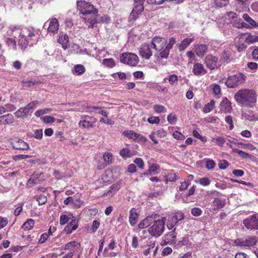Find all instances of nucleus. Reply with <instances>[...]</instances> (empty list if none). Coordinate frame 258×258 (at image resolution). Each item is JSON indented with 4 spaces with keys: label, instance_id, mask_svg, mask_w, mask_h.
Listing matches in <instances>:
<instances>
[{
    "label": "nucleus",
    "instance_id": "nucleus-1",
    "mask_svg": "<svg viewBox=\"0 0 258 258\" xmlns=\"http://www.w3.org/2000/svg\"><path fill=\"white\" fill-rule=\"evenodd\" d=\"M234 98L241 107H251L257 101V95L253 89H241L234 94Z\"/></svg>",
    "mask_w": 258,
    "mask_h": 258
},
{
    "label": "nucleus",
    "instance_id": "nucleus-2",
    "mask_svg": "<svg viewBox=\"0 0 258 258\" xmlns=\"http://www.w3.org/2000/svg\"><path fill=\"white\" fill-rule=\"evenodd\" d=\"M77 6L80 13L86 16V21L89 27H93L94 25L99 22L98 10L92 5L85 1H78Z\"/></svg>",
    "mask_w": 258,
    "mask_h": 258
},
{
    "label": "nucleus",
    "instance_id": "nucleus-3",
    "mask_svg": "<svg viewBox=\"0 0 258 258\" xmlns=\"http://www.w3.org/2000/svg\"><path fill=\"white\" fill-rule=\"evenodd\" d=\"M166 218L162 217L161 219H152V223L148 229L149 233L153 236H160L164 230Z\"/></svg>",
    "mask_w": 258,
    "mask_h": 258
},
{
    "label": "nucleus",
    "instance_id": "nucleus-4",
    "mask_svg": "<svg viewBox=\"0 0 258 258\" xmlns=\"http://www.w3.org/2000/svg\"><path fill=\"white\" fill-rule=\"evenodd\" d=\"M246 80V76L244 74L238 73L229 76L225 82V85L229 88H234L244 84Z\"/></svg>",
    "mask_w": 258,
    "mask_h": 258
},
{
    "label": "nucleus",
    "instance_id": "nucleus-5",
    "mask_svg": "<svg viewBox=\"0 0 258 258\" xmlns=\"http://www.w3.org/2000/svg\"><path fill=\"white\" fill-rule=\"evenodd\" d=\"M39 103L37 100L30 102L24 107L19 108L15 112V116L18 118H25L31 115V110L34 109Z\"/></svg>",
    "mask_w": 258,
    "mask_h": 258
},
{
    "label": "nucleus",
    "instance_id": "nucleus-6",
    "mask_svg": "<svg viewBox=\"0 0 258 258\" xmlns=\"http://www.w3.org/2000/svg\"><path fill=\"white\" fill-rule=\"evenodd\" d=\"M255 236L247 235L241 238H238L234 240L235 245L239 246L250 247L254 245L256 243Z\"/></svg>",
    "mask_w": 258,
    "mask_h": 258
},
{
    "label": "nucleus",
    "instance_id": "nucleus-7",
    "mask_svg": "<svg viewBox=\"0 0 258 258\" xmlns=\"http://www.w3.org/2000/svg\"><path fill=\"white\" fill-rule=\"evenodd\" d=\"M120 61L131 66H135L139 62V57L135 53L125 52L122 53L120 57Z\"/></svg>",
    "mask_w": 258,
    "mask_h": 258
},
{
    "label": "nucleus",
    "instance_id": "nucleus-8",
    "mask_svg": "<svg viewBox=\"0 0 258 258\" xmlns=\"http://www.w3.org/2000/svg\"><path fill=\"white\" fill-rule=\"evenodd\" d=\"M152 44L149 43H143L141 45L139 48V55L143 58L146 59H149L153 55L152 51Z\"/></svg>",
    "mask_w": 258,
    "mask_h": 258
},
{
    "label": "nucleus",
    "instance_id": "nucleus-9",
    "mask_svg": "<svg viewBox=\"0 0 258 258\" xmlns=\"http://www.w3.org/2000/svg\"><path fill=\"white\" fill-rule=\"evenodd\" d=\"M245 226L248 229H258V216L253 215L243 221Z\"/></svg>",
    "mask_w": 258,
    "mask_h": 258
},
{
    "label": "nucleus",
    "instance_id": "nucleus-10",
    "mask_svg": "<svg viewBox=\"0 0 258 258\" xmlns=\"http://www.w3.org/2000/svg\"><path fill=\"white\" fill-rule=\"evenodd\" d=\"M205 63L207 67L211 70L219 68L221 66V63L218 57L211 54H209L206 57Z\"/></svg>",
    "mask_w": 258,
    "mask_h": 258
},
{
    "label": "nucleus",
    "instance_id": "nucleus-11",
    "mask_svg": "<svg viewBox=\"0 0 258 258\" xmlns=\"http://www.w3.org/2000/svg\"><path fill=\"white\" fill-rule=\"evenodd\" d=\"M184 216L182 213H176L175 215L172 216L170 217V219H168L167 223V228L169 230L171 229L179 221L184 219Z\"/></svg>",
    "mask_w": 258,
    "mask_h": 258
},
{
    "label": "nucleus",
    "instance_id": "nucleus-12",
    "mask_svg": "<svg viewBox=\"0 0 258 258\" xmlns=\"http://www.w3.org/2000/svg\"><path fill=\"white\" fill-rule=\"evenodd\" d=\"M167 40L163 37H155L151 41L152 46L156 50H161L166 46Z\"/></svg>",
    "mask_w": 258,
    "mask_h": 258
},
{
    "label": "nucleus",
    "instance_id": "nucleus-13",
    "mask_svg": "<svg viewBox=\"0 0 258 258\" xmlns=\"http://www.w3.org/2000/svg\"><path fill=\"white\" fill-rule=\"evenodd\" d=\"M11 144L13 148L16 150H27L29 149L28 144L19 138L14 139L11 142Z\"/></svg>",
    "mask_w": 258,
    "mask_h": 258
},
{
    "label": "nucleus",
    "instance_id": "nucleus-14",
    "mask_svg": "<svg viewBox=\"0 0 258 258\" xmlns=\"http://www.w3.org/2000/svg\"><path fill=\"white\" fill-rule=\"evenodd\" d=\"M233 59L231 51L228 49H224L220 54L219 62L221 64L223 63H228Z\"/></svg>",
    "mask_w": 258,
    "mask_h": 258
},
{
    "label": "nucleus",
    "instance_id": "nucleus-15",
    "mask_svg": "<svg viewBox=\"0 0 258 258\" xmlns=\"http://www.w3.org/2000/svg\"><path fill=\"white\" fill-rule=\"evenodd\" d=\"M159 215L157 214H152L151 216H148L144 220L141 221L139 225V228L144 229L146 227H149L151 225L152 219H156L159 218Z\"/></svg>",
    "mask_w": 258,
    "mask_h": 258
},
{
    "label": "nucleus",
    "instance_id": "nucleus-16",
    "mask_svg": "<svg viewBox=\"0 0 258 258\" xmlns=\"http://www.w3.org/2000/svg\"><path fill=\"white\" fill-rule=\"evenodd\" d=\"M73 172L68 169L65 171L63 170H54L53 175L57 180L70 177Z\"/></svg>",
    "mask_w": 258,
    "mask_h": 258
},
{
    "label": "nucleus",
    "instance_id": "nucleus-17",
    "mask_svg": "<svg viewBox=\"0 0 258 258\" xmlns=\"http://www.w3.org/2000/svg\"><path fill=\"white\" fill-rule=\"evenodd\" d=\"M220 111L227 113L232 110V106L230 101L227 98H224L220 103Z\"/></svg>",
    "mask_w": 258,
    "mask_h": 258
},
{
    "label": "nucleus",
    "instance_id": "nucleus-18",
    "mask_svg": "<svg viewBox=\"0 0 258 258\" xmlns=\"http://www.w3.org/2000/svg\"><path fill=\"white\" fill-rule=\"evenodd\" d=\"M14 120L13 115L10 113L0 116V124H10L13 123Z\"/></svg>",
    "mask_w": 258,
    "mask_h": 258
},
{
    "label": "nucleus",
    "instance_id": "nucleus-19",
    "mask_svg": "<svg viewBox=\"0 0 258 258\" xmlns=\"http://www.w3.org/2000/svg\"><path fill=\"white\" fill-rule=\"evenodd\" d=\"M57 41L62 45V47L64 49L68 48L70 46V44L69 43V37L66 34L60 33Z\"/></svg>",
    "mask_w": 258,
    "mask_h": 258
},
{
    "label": "nucleus",
    "instance_id": "nucleus-20",
    "mask_svg": "<svg viewBox=\"0 0 258 258\" xmlns=\"http://www.w3.org/2000/svg\"><path fill=\"white\" fill-rule=\"evenodd\" d=\"M193 73L196 76L204 75L207 73L204 66L200 63H196L194 65L192 69Z\"/></svg>",
    "mask_w": 258,
    "mask_h": 258
},
{
    "label": "nucleus",
    "instance_id": "nucleus-21",
    "mask_svg": "<svg viewBox=\"0 0 258 258\" xmlns=\"http://www.w3.org/2000/svg\"><path fill=\"white\" fill-rule=\"evenodd\" d=\"M176 236L175 228L172 231L166 234L164 237V242L166 244H171L175 242V239Z\"/></svg>",
    "mask_w": 258,
    "mask_h": 258
},
{
    "label": "nucleus",
    "instance_id": "nucleus-22",
    "mask_svg": "<svg viewBox=\"0 0 258 258\" xmlns=\"http://www.w3.org/2000/svg\"><path fill=\"white\" fill-rule=\"evenodd\" d=\"M144 10V7H141L140 6L139 7H134V9L132 11L130 16L128 18L129 21H131L135 20L138 18V15L140 14Z\"/></svg>",
    "mask_w": 258,
    "mask_h": 258
},
{
    "label": "nucleus",
    "instance_id": "nucleus-23",
    "mask_svg": "<svg viewBox=\"0 0 258 258\" xmlns=\"http://www.w3.org/2000/svg\"><path fill=\"white\" fill-rule=\"evenodd\" d=\"M59 23L56 18H53L50 21L48 32L52 33H56L58 29Z\"/></svg>",
    "mask_w": 258,
    "mask_h": 258
},
{
    "label": "nucleus",
    "instance_id": "nucleus-24",
    "mask_svg": "<svg viewBox=\"0 0 258 258\" xmlns=\"http://www.w3.org/2000/svg\"><path fill=\"white\" fill-rule=\"evenodd\" d=\"M169 49L167 46H165L161 50H157V52L155 54V56L158 58V59H167L169 55Z\"/></svg>",
    "mask_w": 258,
    "mask_h": 258
},
{
    "label": "nucleus",
    "instance_id": "nucleus-25",
    "mask_svg": "<svg viewBox=\"0 0 258 258\" xmlns=\"http://www.w3.org/2000/svg\"><path fill=\"white\" fill-rule=\"evenodd\" d=\"M197 55L202 57L208 50V46L205 44L197 45L195 47Z\"/></svg>",
    "mask_w": 258,
    "mask_h": 258
},
{
    "label": "nucleus",
    "instance_id": "nucleus-26",
    "mask_svg": "<svg viewBox=\"0 0 258 258\" xmlns=\"http://www.w3.org/2000/svg\"><path fill=\"white\" fill-rule=\"evenodd\" d=\"M25 32L22 33L19 35V38L18 39V45L20 46L22 50H24L28 46V40L25 35Z\"/></svg>",
    "mask_w": 258,
    "mask_h": 258
},
{
    "label": "nucleus",
    "instance_id": "nucleus-27",
    "mask_svg": "<svg viewBox=\"0 0 258 258\" xmlns=\"http://www.w3.org/2000/svg\"><path fill=\"white\" fill-rule=\"evenodd\" d=\"M9 30L12 35H15L16 33H19V35L21 32L24 33L27 29L25 28H22L21 26L12 25L9 27Z\"/></svg>",
    "mask_w": 258,
    "mask_h": 258
},
{
    "label": "nucleus",
    "instance_id": "nucleus-28",
    "mask_svg": "<svg viewBox=\"0 0 258 258\" xmlns=\"http://www.w3.org/2000/svg\"><path fill=\"white\" fill-rule=\"evenodd\" d=\"M194 38H185L183 39L180 43L177 45L180 51L184 50L192 42L194 41Z\"/></svg>",
    "mask_w": 258,
    "mask_h": 258
},
{
    "label": "nucleus",
    "instance_id": "nucleus-29",
    "mask_svg": "<svg viewBox=\"0 0 258 258\" xmlns=\"http://www.w3.org/2000/svg\"><path fill=\"white\" fill-rule=\"evenodd\" d=\"M78 224L75 220H72L71 222L66 227L64 231L68 234L71 233L73 231L78 228Z\"/></svg>",
    "mask_w": 258,
    "mask_h": 258
},
{
    "label": "nucleus",
    "instance_id": "nucleus-30",
    "mask_svg": "<svg viewBox=\"0 0 258 258\" xmlns=\"http://www.w3.org/2000/svg\"><path fill=\"white\" fill-rule=\"evenodd\" d=\"M138 220V215L134 209H132L130 212L129 221L132 225H134Z\"/></svg>",
    "mask_w": 258,
    "mask_h": 258
},
{
    "label": "nucleus",
    "instance_id": "nucleus-31",
    "mask_svg": "<svg viewBox=\"0 0 258 258\" xmlns=\"http://www.w3.org/2000/svg\"><path fill=\"white\" fill-rule=\"evenodd\" d=\"M122 134L123 135L127 137L129 139L133 140L134 141L138 140V137H139L138 133L134 132L131 130L124 131Z\"/></svg>",
    "mask_w": 258,
    "mask_h": 258
},
{
    "label": "nucleus",
    "instance_id": "nucleus-32",
    "mask_svg": "<svg viewBox=\"0 0 258 258\" xmlns=\"http://www.w3.org/2000/svg\"><path fill=\"white\" fill-rule=\"evenodd\" d=\"M39 183V179L38 174H33L27 181V185L29 187Z\"/></svg>",
    "mask_w": 258,
    "mask_h": 258
},
{
    "label": "nucleus",
    "instance_id": "nucleus-33",
    "mask_svg": "<svg viewBox=\"0 0 258 258\" xmlns=\"http://www.w3.org/2000/svg\"><path fill=\"white\" fill-rule=\"evenodd\" d=\"M88 110H87V111H88L89 112H92L93 111L92 109H94L97 111V113L101 114L103 116H104V117L107 116V112L105 110H103L102 108L101 107L89 106L88 107Z\"/></svg>",
    "mask_w": 258,
    "mask_h": 258
},
{
    "label": "nucleus",
    "instance_id": "nucleus-34",
    "mask_svg": "<svg viewBox=\"0 0 258 258\" xmlns=\"http://www.w3.org/2000/svg\"><path fill=\"white\" fill-rule=\"evenodd\" d=\"M242 18L246 22L249 23V25H251V27H257L258 26V24L249 16L248 14H244Z\"/></svg>",
    "mask_w": 258,
    "mask_h": 258
},
{
    "label": "nucleus",
    "instance_id": "nucleus-35",
    "mask_svg": "<svg viewBox=\"0 0 258 258\" xmlns=\"http://www.w3.org/2000/svg\"><path fill=\"white\" fill-rule=\"evenodd\" d=\"M230 147L232 149V151L238 154V155L244 159H246L250 157V155L247 153H246L242 150H240L236 148H233L231 145H229Z\"/></svg>",
    "mask_w": 258,
    "mask_h": 258
},
{
    "label": "nucleus",
    "instance_id": "nucleus-36",
    "mask_svg": "<svg viewBox=\"0 0 258 258\" xmlns=\"http://www.w3.org/2000/svg\"><path fill=\"white\" fill-rule=\"evenodd\" d=\"M34 224V220L29 219L23 224L22 228L25 230H29L33 227Z\"/></svg>",
    "mask_w": 258,
    "mask_h": 258
},
{
    "label": "nucleus",
    "instance_id": "nucleus-37",
    "mask_svg": "<svg viewBox=\"0 0 258 258\" xmlns=\"http://www.w3.org/2000/svg\"><path fill=\"white\" fill-rule=\"evenodd\" d=\"M77 244L78 243L75 241L68 242L64 245V249L70 250V251L74 252L76 249Z\"/></svg>",
    "mask_w": 258,
    "mask_h": 258
},
{
    "label": "nucleus",
    "instance_id": "nucleus-38",
    "mask_svg": "<svg viewBox=\"0 0 258 258\" xmlns=\"http://www.w3.org/2000/svg\"><path fill=\"white\" fill-rule=\"evenodd\" d=\"M215 104V101L214 100H211L209 103L205 105L203 108V111L205 113L210 112L213 109Z\"/></svg>",
    "mask_w": 258,
    "mask_h": 258
},
{
    "label": "nucleus",
    "instance_id": "nucleus-39",
    "mask_svg": "<svg viewBox=\"0 0 258 258\" xmlns=\"http://www.w3.org/2000/svg\"><path fill=\"white\" fill-rule=\"evenodd\" d=\"M85 71V67L82 64L76 65L74 67V74L77 75L83 74Z\"/></svg>",
    "mask_w": 258,
    "mask_h": 258
},
{
    "label": "nucleus",
    "instance_id": "nucleus-40",
    "mask_svg": "<svg viewBox=\"0 0 258 258\" xmlns=\"http://www.w3.org/2000/svg\"><path fill=\"white\" fill-rule=\"evenodd\" d=\"M120 188V186L118 184H114L111 185L108 191L105 194L107 196H112Z\"/></svg>",
    "mask_w": 258,
    "mask_h": 258
},
{
    "label": "nucleus",
    "instance_id": "nucleus-41",
    "mask_svg": "<svg viewBox=\"0 0 258 258\" xmlns=\"http://www.w3.org/2000/svg\"><path fill=\"white\" fill-rule=\"evenodd\" d=\"M165 177L166 183L168 181H174L178 179L177 175L172 171L169 172Z\"/></svg>",
    "mask_w": 258,
    "mask_h": 258
},
{
    "label": "nucleus",
    "instance_id": "nucleus-42",
    "mask_svg": "<svg viewBox=\"0 0 258 258\" xmlns=\"http://www.w3.org/2000/svg\"><path fill=\"white\" fill-rule=\"evenodd\" d=\"M112 172L111 170H106L104 173L102 175V179L104 182H108L111 180V177L112 176Z\"/></svg>",
    "mask_w": 258,
    "mask_h": 258
},
{
    "label": "nucleus",
    "instance_id": "nucleus-43",
    "mask_svg": "<svg viewBox=\"0 0 258 258\" xmlns=\"http://www.w3.org/2000/svg\"><path fill=\"white\" fill-rule=\"evenodd\" d=\"M103 159L106 165L109 164L112 161V154L109 152H106L103 155Z\"/></svg>",
    "mask_w": 258,
    "mask_h": 258
},
{
    "label": "nucleus",
    "instance_id": "nucleus-44",
    "mask_svg": "<svg viewBox=\"0 0 258 258\" xmlns=\"http://www.w3.org/2000/svg\"><path fill=\"white\" fill-rule=\"evenodd\" d=\"M245 41L248 44L256 42L258 41V36L248 35L245 38Z\"/></svg>",
    "mask_w": 258,
    "mask_h": 258
},
{
    "label": "nucleus",
    "instance_id": "nucleus-45",
    "mask_svg": "<svg viewBox=\"0 0 258 258\" xmlns=\"http://www.w3.org/2000/svg\"><path fill=\"white\" fill-rule=\"evenodd\" d=\"M170 84L172 86H176L178 84V77L176 75H170L168 79Z\"/></svg>",
    "mask_w": 258,
    "mask_h": 258
},
{
    "label": "nucleus",
    "instance_id": "nucleus-46",
    "mask_svg": "<svg viewBox=\"0 0 258 258\" xmlns=\"http://www.w3.org/2000/svg\"><path fill=\"white\" fill-rule=\"evenodd\" d=\"M119 155L123 158L131 157V151L126 148H124L121 150Z\"/></svg>",
    "mask_w": 258,
    "mask_h": 258
},
{
    "label": "nucleus",
    "instance_id": "nucleus-47",
    "mask_svg": "<svg viewBox=\"0 0 258 258\" xmlns=\"http://www.w3.org/2000/svg\"><path fill=\"white\" fill-rule=\"evenodd\" d=\"M79 124L80 126L83 128H90L93 126L92 122L88 121H86L85 120H80L79 122Z\"/></svg>",
    "mask_w": 258,
    "mask_h": 258
},
{
    "label": "nucleus",
    "instance_id": "nucleus-48",
    "mask_svg": "<svg viewBox=\"0 0 258 258\" xmlns=\"http://www.w3.org/2000/svg\"><path fill=\"white\" fill-rule=\"evenodd\" d=\"M154 110L158 113L162 112H165L166 111V108L161 105L156 104L153 106Z\"/></svg>",
    "mask_w": 258,
    "mask_h": 258
},
{
    "label": "nucleus",
    "instance_id": "nucleus-49",
    "mask_svg": "<svg viewBox=\"0 0 258 258\" xmlns=\"http://www.w3.org/2000/svg\"><path fill=\"white\" fill-rule=\"evenodd\" d=\"M159 169V166L155 164H153L149 166V169L144 173V174L150 175L152 172H156Z\"/></svg>",
    "mask_w": 258,
    "mask_h": 258
},
{
    "label": "nucleus",
    "instance_id": "nucleus-50",
    "mask_svg": "<svg viewBox=\"0 0 258 258\" xmlns=\"http://www.w3.org/2000/svg\"><path fill=\"white\" fill-rule=\"evenodd\" d=\"M103 63L104 65L108 67H113L115 65V62L112 58H105L103 60Z\"/></svg>",
    "mask_w": 258,
    "mask_h": 258
},
{
    "label": "nucleus",
    "instance_id": "nucleus-51",
    "mask_svg": "<svg viewBox=\"0 0 258 258\" xmlns=\"http://www.w3.org/2000/svg\"><path fill=\"white\" fill-rule=\"evenodd\" d=\"M229 3L228 0H215V4L218 7H223L226 6Z\"/></svg>",
    "mask_w": 258,
    "mask_h": 258
},
{
    "label": "nucleus",
    "instance_id": "nucleus-52",
    "mask_svg": "<svg viewBox=\"0 0 258 258\" xmlns=\"http://www.w3.org/2000/svg\"><path fill=\"white\" fill-rule=\"evenodd\" d=\"M199 183L203 186H208L211 183V180L208 177H202L199 179Z\"/></svg>",
    "mask_w": 258,
    "mask_h": 258
},
{
    "label": "nucleus",
    "instance_id": "nucleus-53",
    "mask_svg": "<svg viewBox=\"0 0 258 258\" xmlns=\"http://www.w3.org/2000/svg\"><path fill=\"white\" fill-rule=\"evenodd\" d=\"M215 165L216 164L214 160L209 159L206 161V167L208 169H213L215 168Z\"/></svg>",
    "mask_w": 258,
    "mask_h": 258
},
{
    "label": "nucleus",
    "instance_id": "nucleus-54",
    "mask_svg": "<svg viewBox=\"0 0 258 258\" xmlns=\"http://www.w3.org/2000/svg\"><path fill=\"white\" fill-rule=\"evenodd\" d=\"M134 163L141 169H143L144 167V162L142 159L137 158L134 160Z\"/></svg>",
    "mask_w": 258,
    "mask_h": 258
},
{
    "label": "nucleus",
    "instance_id": "nucleus-55",
    "mask_svg": "<svg viewBox=\"0 0 258 258\" xmlns=\"http://www.w3.org/2000/svg\"><path fill=\"white\" fill-rule=\"evenodd\" d=\"M83 204V202L80 199H76L73 201V207L75 209H78L80 208Z\"/></svg>",
    "mask_w": 258,
    "mask_h": 258
},
{
    "label": "nucleus",
    "instance_id": "nucleus-56",
    "mask_svg": "<svg viewBox=\"0 0 258 258\" xmlns=\"http://www.w3.org/2000/svg\"><path fill=\"white\" fill-rule=\"evenodd\" d=\"M5 42L8 46L12 44L13 45L14 48L16 49V41L14 39L8 37L6 39Z\"/></svg>",
    "mask_w": 258,
    "mask_h": 258
},
{
    "label": "nucleus",
    "instance_id": "nucleus-57",
    "mask_svg": "<svg viewBox=\"0 0 258 258\" xmlns=\"http://www.w3.org/2000/svg\"><path fill=\"white\" fill-rule=\"evenodd\" d=\"M191 213L193 216L198 217L202 214V212L199 208H194L192 209Z\"/></svg>",
    "mask_w": 258,
    "mask_h": 258
},
{
    "label": "nucleus",
    "instance_id": "nucleus-58",
    "mask_svg": "<svg viewBox=\"0 0 258 258\" xmlns=\"http://www.w3.org/2000/svg\"><path fill=\"white\" fill-rule=\"evenodd\" d=\"M37 201H38L39 205H42L46 202L47 198L44 195H40L37 198Z\"/></svg>",
    "mask_w": 258,
    "mask_h": 258
},
{
    "label": "nucleus",
    "instance_id": "nucleus-59",
    "mask_svg": "<svg viewBox=\"0 0 258 258\" xmlns=\"http://www.w3.org/2000/svg\"><path fill=\"white\" fill-rule=\"evenodd\" d=\"M148 121L151 124H158L160 121V119L158 117L151 116L148 118Z\"/></svg>",
    "mask_w": 258,
    "mask_h": 258
},
{
    "label": "nucleus",
    "instance_id": "nucleus-60",
    "mask_svg": "<svg viewBox=\"0 0 258 258\" xmlns=\"http://www.w3.org/2000/svg\"><path fill=\"white\" fill-rule=\"evenodd\" d=\"M43 136V131L42 129L35 130L34 132V137L36 139H41Z\"/></svg>",
    "mask_w": 258,
    "mask_h": 258
},
{
    "label": "nucleus",
    "instance_id": "nucleus-61",
    "mask_svg": "<svg viewBox=\"0 0 258 258\" xmlns=\"http://www.w3.org/2000/svg\"><path fill=\"white\" fill-rule=\"evenodd\" d=\"M69 220L68 216L66 215H61L60 217L59 223L61 225L66 224Z\"/></svg>",
    "mask_w": 258,
    "mask_h": 258
},
{
    "label": "nucleus",
    "instance_id": "nucleus-62",
    "mask_svg": "<svg viewBox=\"0 0 258 258\" xmlns=\"http://www.w3.org/2000/svg\"><path fill=\"white\" fill-rule=\"evenodd\" d=\"M229 165V163L226 160H222L219 163V167L221 169H225Z\"/></svg>",
    "mask_w": 258,
    "mask_h": 258
},
{
    "label": "nucleus",
    "instance_id": "nucleus-63",
    "mask_svg": "<svg viewBox=\"0 0 258 258\" xmlns=\"http://www.w3.org/2000/svg\"><path fill=\"white\" fill-rule=\"evenodd\" d=\"M155 133L156 135L159 138H164L167 135L166 132L162 128L157 131Z\"/></svg>",
    "mask_w": 258,
    "mask_h": 258
},
{
    "label": "nucleus",
    "instance_id": "nucleus-64",
    "mask_svg": "<svg viewBox=\"0 0 258 258\" xmlns=\"http://www.w3.org/2000/svg\"><path fill=\"white\" fill-rule=\"evenodd\" d=\"M236 13L233 12H229L227 13L226 15V18L229 20H234L237 18Z\"/></svg>",
    "mask_w": 258,
    "mask_h": 258
}]
</instances>
